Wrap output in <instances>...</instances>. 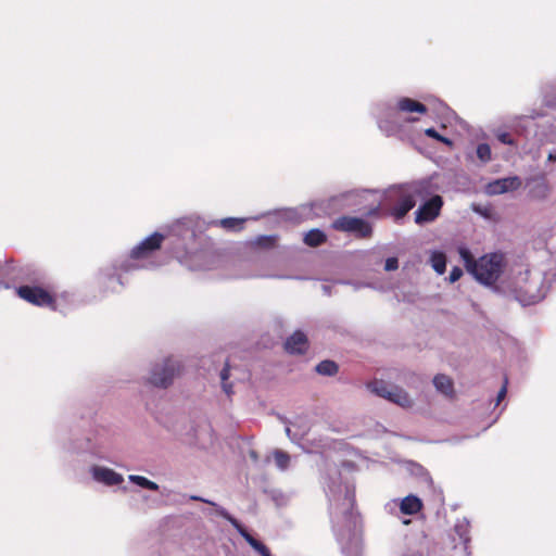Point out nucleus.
Segmentation results:
<instances>
[{
    "label": "nucleus",
    "mask_w": 556,
    "mask_h": 556,
    "mask_svg": "<svg viewBox=\"0 0 556 556\" xmlns=\"http://www.w3.org/2000/svg\"><path fill=\"white\" fill-rule=\"evenodd\" d=\"M433 384L438 391L446 396H454V383L453 380L443 374H439L433 378Z\"/></svg>",
    "instance_id": "ddd939ff"
},
{
    "label": "nucleus",
    "mask_w": 556,
    "mask_h": 556,
    "mask_svg": "<svg viewBox=\"0 0 556 556\" xmlns=\"http://www.w3.org/2000/svg\"><path fill=\"white\" fill-rule=\"evenodd\" d=\"M308 339L306 334L301 330L294 331L290 337L287 338L283 344L285 351L287 353L298 355L305 354L308 350Z\"/></svg>",
    "instance_id": "6e6552de"
},
{
    "label": "nucleus",
    "mask_w": 556,
    "mask_h": 556,
    "mask_svg": "<svg viewBox=\"0 0 556 556\" xmlns=\"http://www.w3.org/2000/svg\"><path fill=\"white\" fill-rule=\"evenodd\" d=\"M431 265L433 269L439 274L443 275L446 269V257L442 252H434L431 255Z\"/></svg>",
    "instance_id": "aec40b11"
},
{
    "label": "nucleus",
    "mask_w": 556,
    "mask_h": 556,
    "mask_svg": "<svg viewBox=\"0 0 556 556\" xmlns=\"http://www.w3.org/2000/svg\"><path fill=\"white\" fill-rule=\"evenodd\" d=\"M379 212H380V207L379 206H375L372 208H370L366 215L367 216H378L379 215Z\"/></svg>",
    "instance_id": "473e14b6"
},
{
    "label": "nucleus",
    "mask_w": 556,
    "mask_h": 556,
    "mask_svg": "<svg viewBox=\"0 0 556 556\" xmlns=\"http://www.w3.org/2000/svg\"><path fill=\"white\" fill-rule=\"evenodd\" d=\"M459 255L467 271L485 286H491L498 280L505 265L503 255L497 253L486 254L475 260L468 249L460 248Z\"/></svg>",
    "instance_id": "f03ea898"
},
{
    "label": "nucleus",
    "mask_w": 556,
    "mask_h": 556,
    "mask_svg": "<svg viewBox=\"0 0 556 556\" xmlns=\"http://www.w3.org/2000/svg\"><path fill=\"white\" fill-rule=\"evenodd\" d=\"M549 192L548 185L544 177L532 179V186L530 188V195L533 199H544Z\"/></svg>",
    "instance_id": "2eb2a0df"
},
{
    "label": "nucleus",
    "mask_w": 556,
    "mask_h": 556,
    "mask_svg": "<svg viewBox=\"0 0 556 556\" xmlns=\"http://www.w3.org/2000/svg\"><path fill=\"white\" fill-rule=\"evenodd\" d=\"M92 476L97 481L103 482L106 485H117L124 480L123 476L114 470L97 466L92 468Z\"/></svg>",
    "instance_id": "9d476101"
},
{
    "label": "nucleus",
    "mask_w": 556,
    "mask_h": 556,
    "mask_svg": "<svg viewBox=\"0 0 556 556\" xmlns=\"http://www.w3.org/2000/svg\"><path fill=\"white\" fill-rule=\"evenodd\" d=\"M463 276V270L462 268L455 266L452 268L451 273H450V276H448V280L450 282H455L457 281L460 277Z\"/></svg>",
    "instance_id": "c85d7f7f"
},
{
    "label": "nucleus",
    "mask_w": 556,
    "mask_h": 556,
    "mask_svg": "<svg viewBox=\"0 0 556 556\" xmlns=\"http://www.w3.org/2000/svg\"><path fill=\"white\" fill-rule=\"evenodd\" d=\"M521 184V179L518 176L501 178L490 182L486 187V192L491 195L502 194L519 189Z\"/></svg>",
    "instance_id": "1a4fd4ad"
},
{
    "label": "nucleus",
    "mask_w": 556,
    "mask_h": 556,
    "mask_svg": "<svg viewBox=\"0 0 556 556\" xmlns=\"http://www.w3.org/2000/svg\"><path fill=\"white\" fill-rule=\"evenodd\" d=\"M315 369L321 376H334L339 371V366L333 361L325 359L318 363Z\"/></svg>",
    "instance_id": "a211bd4d"
},
{
    "label": "nucleus",
    "mask_w": 556,
    "mask_h": 556,
    "mask_svg": "<svg viewBox=\"0 0 556 556\" xmlns=\"http://www.w3.org/2000/svg\"><path fill=\"white\" fill-rule=\"evenodd\" d=\"M129 480L132 483H135V484H137V485H139L141 488H144V489H148V490H151V491H157L159 490V485L155 482L147 479L146 477L137 476V475H130L129 476Z\"/></svg>",
    "instance_id": "412c9836"
},
{
    "label": "nucleus",
    "mask_w": 556,
    "mask_h": 556,
    "mask_svg": "<svg viewBox=\"0 0 556 556\" xmlns=\"http://www.w3.org/2000/svg\"><path fill=\"white\" fill-rule=\"evenodd\" d=\"M498 140L505 144H514V140L511 139V136L507 132H503V134L498 135Z\"/></svg>",
    "instance_id": "c756f323"
},
{
    "label": "nucleus",
    "mask_w": 556,
    "mask_h": 556,
    "mask_svg": "<svg viewBox=\"0 0 556 556\" xmlns=\"http://www.w3.org/2000/svg\"><path fill=\"white\" fill-rule=\"evenodd\" d=\"M274 458H275L276 465L280 469L285 470L288 468V466L290 464V456L288 453L280 451V450H276L274 452Z\"/></svg>",
    "instance_id": "4be33fe9"
},
{
    "label": "nucleus",
    "mask_w": 556,
    "mask_h": 556,
    "mask_svg": "<svg viewBox=\"0 0 556 556\" xmlns=\"http://www.w3.org/2000/svg\"><path fill=\"white\" fill-rule=\"evenodd\" d=\"M240 533L244 538V540L250 544V546L254 548L256 552H258L261 556H271L269 548L261 541L253 538L249 532L242 529L240 530Z\"/></svg>",
    "instance_id": "f3484780"
},
{
    "label": "nucleus",
    "mask_w": 556,
    "mask_h": 556,
    "mask_svg": "<svg viewBox=\"0 0 556 556\" xmlns=\"http://www.w3.org/2000/svg\"><path fill=\"white\" fill-rule=\"evenodd\" d=\"M430 195V184L427 180H413L393 186L389 189L387 199L393 205L389 214L395 222L403 219L420 200Z\"/></svg>",
    "instance_id": "f257e3e1"
},
{
    "label": "nucleus",
    "mask_w": 556,
    "mask_h": 556,
    "mask_svg": "<svg viewBox=\"0 0 556 556\" xmlns=\"http://www.w3.org/2000/svg\"><path fill=\"white\" fill-rule=\"evenodd\" d=\"M303 241L306 245L316 248L327 241V236L319 229H312L305 233Z\"/></svg>",
    "instance_id": "dca6fc26"
},
{
    "label": "nucleus",
    "mask_w": 556,
    "mask_h": 556,
    "mask_svg": "<svg viewBox=\"0 0 556 556\" xmlns=\"http://www.w3.org/2000/svg\"><path fill=\"white\" fill-rule=\"evenodd\" d=\"M425 135L448 147L453 146V141L451 139L440 135L433 127L425 129Z\"/></svg>",
    "instance_id": "a878e982"
},
{
    "label": "nucleus",
    "mask_w": 556,
    "mask_h": 556,
    "mask_svg": "<svg viewBox=\"0 0 556 556\" xmlns=\"http://www.w3.org/2000/svg\"><path fill=\"white\" fill-rule=\"evenodd\" d=\"M276 241V236H260L256 238L255 244L263 249H271L275 247Z\"/></svg>",
    "instance_id": "393cba45"
},
{
    "label": "nucleus",
    "mask_w": 556,
    "mask_h": 556,
    "mask_svg": "<svg viewBox=\"0 0 556 556\" xmlns=\"http://www.w3.org/2000/svg\"><path fill=\"white\" fill-rule=\"evenodd\" d=\"M164 239V235L153 232L131 250L130 257L134 260L150 257L155 251L161 249Z\"/></svg>",
    "instance_id": "0eeeda50"
},
{
    "label": "nucleus",
    "mask_w": 556,
    "mask_h": 556,
    "mask_svg": "<svg viewBox=\"0 0 556 556\" xmlns=\"http://www.w3.org/2000/svg\"><path fill=\"white\" fill-rule=\"evenodd\" d=\"M548 160H551V161L556 160V155H554L553 153H549V155H548Z\"/></svg>",
    "instance_id": "f704fd0d"
},
{
    "label": "nucleus",
    "mask_w": 556,
    "mask_h": 556,
    "mask_svg": "<svg viewBox=\"0 0 556 556\" xmlns=\"http://www.w3.org/2000/svg\"><path fill=\"white\" fill-rule=\"evenodd\" d=\"M506 392L507 389L505 383L497 393L496 404H500L504 400V397L506 396Z\"/></svg>",
    "instance_id": "2f4dec72"
},
{
    "label": "nucleus",
    "mask_w": 556,
    "mask_h": 556,
    "mask_svg": "<svg viewBox=\"0 0 556 556\" xmlns=\"http://www.w3.org/2000/svg\"><path fill=\"white\" fill-rule=\"evenodd\" d=\"M368 388L370 391L386 400H388L389 395H391L392 392V386L387 384L384 381H374L368 384Z\"/></svg>",
    "instance_id": "6ab92c4d"
},
{
    "label": "nucleus",
    "mask_w": 556,
    "mask_h": 556,
    "mask_svg": "<svg viewBox=\"0 0 556 556\" xmlns=\"http://www.w3.org/2000/svg\"><path fill=\"white\" fill-rule=\"evenodd\" d=\"M395 110L399 113H418L421 115L428 112V108L424 103L407 97L397 100Z\"/></svg>",
    "instance_id": "9b49d317"
},
{
    "label": "nucleus",
    "mask_w": 556,
    "mask_h": 556,
    "mask_svg": "<svg viewBox=\"0 0 556 556\" xmlns=\"http://www.w3.org/2000/svg\"><path fill=\"white\" fill-rule=\"evenodd\" d=\"M443 199L441 195H433L415 212V223L422 225L433 222L441 213Z\"/></svg>",
    "instance_id": "423d86ee"
},
{
    "label": "nucleus",
    "mask_w": 556,
    "mask_h": 556,
    "mask_svg": "<svg viewBox=\"0 0 556 556\" xmlns=\"http://www.w3.org/2000/svg\"><path fill=\"white\" fill-rule=\"evenodd\" d=\"M400 508L405 515H414L420 511L422 508V502L417 496L408 495L403 498Z\"/></svg>",
    "instance_id": "4468645a"
},
{
    "label": "nucleus",
    "mask_w": 556,
    "mask_h": 556,
    "mask_svg": "<svg viewBox=\"0 0 556 556\" xmlns=\"http://www.w3.org/2000/svg\"><path fill=\"white\" fill-rule=\"evenodd\" d=\"M7 277H8L7 271L0 267V288H5V289L9 288V285L5 281Z\"/></svg>",
    "instance_id": "7c9ffc66"
},
{
    "label": "nucleus",
    "mask_w": 556,
    "mask_h": 556,
    "mask_svg": "<svg viewBox=\"0 0 556 556\" xmlns=\"http://www.w3.org/2000/svg\"><path fill=\"white\" fill-rule=\"evenodd\" d=\"M399 268V261L396 257H388L386 260L384 269L387 271H392Z\"/></svg>",
    "instance_id": "cd10ccee"
},
{
    "label": "nucleus",
    "mask_w": 556,
    "mask_h": 556,
    "mask_svg": "<svg viewBox=\"0 0 556 556\" xmlns=\"http://www.w3.org/2000/svg\"><path fill=\"white\" fill-rule=\"evenodd\" d=\"M181 370L179 361L167 357L152 367L149 382L154 387L166 389L173 383L175 377L181 374Z\"/></svg>",
    "instance_id": "7ed1b4c3"
},
{
    "label": "nucleus",
    "mask_w": 556,
    "mask_h": 556,
    "mask_svg": "<svg viewBox=\"0 0 556 556\" xmlns=\"http://www.w3.org/2000/svg\"><path fill=\"white\" fill-rule=\"evenodd\" d=\"M388 401L403 407L409 408L413 406V400L409 394L401 387L392 386L391 395H389Z\"/></svg>",
    "instance_id": "f8f14e48"
},
{
    "label": "nucleus",
    "mask_w": 556,
    "mask_h": 556,
    "mask_svg": "<svg viewBox=\"0 0 556 556\" xmlns=\"http://www.w3.org/2000/svg\"><path fill=\"white\" fill-rule=\"evenodd\" d=\"M191 500L192 501H201V502L210 503L208 501H205V500L201 498L200 496H191Z\"/></svg>",
    "instance_id": "72a5a7b5"
},
{
    "label": "nucleus",
    "mask_w": 556,
    "mask_h": 556,
    "mask_svg": "<svg viewBox=\"0 0 556 556\" xmlns=\"http://www.w3.org/2000/svg\"><path fill=\"white\" fill-rule=\"evenodd\" d=\"M229 378V364L228 362L225 364V367L220 371V379H222V386L224 391L227 393L228 396L232 394V384L227 383V380Z\"/></svg>",
    "instance_id": "bb28decb"
},
{
    "label": "nucleus",
    "mask_w": 556,
    "mask_h": 556,
    "mask_svg": "<svg viewBox=\"0 0 556 556\" xmlns=\"http://www.w3.org/2000/svg\"><path fill=\"white\" fill-rule=\"evenodd\" d=\"M338 231L354 233L358 238H369L372 235L371 225L359 217L340 216L332 223Z\"/></svg>",
    "instance_id": "39448f33"
},
{
    "label": "nucleus",
    "mask_w": 556,
    "mask_h": 556,
    "mask_svg": "<svg viewBox=\"0 0 556 556\" xmlns=\"http://www.w3.org/2000/svg\"><path fill=\"white\" fill-rule=\"evenodd\" d=\"M477 156L482 163H488L491 161L492 153L491 148L488 143H480L477 147Z\"/></svg>",
    "instance_id": "b1692460"
},
{
    "label": "nucleus",
    "mask_w": 556,
    "mask_h": 556,
    "mask_svg": "<svg viewBox=\"0 0 556 556\" xmlns=\"http://www.w3.org/2000/svg\"><path fill=\"white\" fill-rule=\"evenodd\" d=\"M408 121L409 122H416V121H418V118L417 117H412V118H408Z\"/></svg>",
    "instance_id": "c9c22d12"
},
{
    "label": "nucleus",
    "mask_w": 556,
    "mask_h": 556,
    "mask_svg": "<svg viewBox=\"0 0 556 556\" xmlns=\"http://www.w3.org/2000/svg\"><path fill=\"white\" fill-rule=\"evenodd\" d=\"M17 295L24 301L40 307L56 309V299L48 290L37 286H21L16 289Z\"/></svg>",
    "instance_id": "20e7f679"
},
{
    "label": "nucleus",
    "mask_w": 556,
    "mask_h": 556,
    "mask_svg": "<svg viewBox=\"0 0 556 556\" xmlns=\"http://www.w3.org/2000/svg\"><path fill=\"white\" fill-rule=\"evenodd\" d=\"M244 219L228 217L220 220V225L223 228L228 230H240L242 229V224Z\"/></svg>",
    "instance_id": "5701e85b"
}]
</instances>
